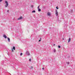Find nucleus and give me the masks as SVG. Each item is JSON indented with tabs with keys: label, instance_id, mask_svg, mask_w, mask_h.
<instances>
[{
	"label": "nucleus",
	"instance_id": "f257e3e1",
	"mask_svg": "<svg viewBox=\"0 0 75 75\" xmlns=\"http://www.w3.org/2000/svg\"><path fill=\"white\" fill-rule=\"evenodd\" d=\"M5 3L6 4V5H5L6 7H7L8 6V2L7 1H5Z\"/></svg>",
	"mask_w": 75,
	"mask_h": 75
},
{
	"label": "nucleus",
	"instance_id": "f03ea898",
	"mask_svg": "<svg viewBox=\"0 0 75 75\" xmlns=\"http://www.w3.org/2000/svg\"><path fill=\"white\" fill-rule=\"evenodd\" d=\"M47 14L49 16H51V13L48 12L47 13Z\"/></svg>",
	"mask_w": 75,
	"mask_h": 75
},
{
	"label": "nucleus",
	"instance_id": "7ed1b4c3",
	"mask_svg": "<svg viewBox=\"0 0 75 75\" xmlns=\"http://www.w3.org/2000/svg\"><path fill=\"white\" fill-rule=\"evenodd\" d=\"M56 14L57 16H58V11H57V10L56 11Z\"/></svg>",
	"mask_w": 75,
	"mask_h": 75
},
{
	"label": "nucleus",
	"instance_id": "20e7f679",
	"mask_svg": "<svg viewBox=\"0 0 75 75\" xmlns=\"http://www.w3.org/2000/svg\"><path fill=\"white\" fill-rule=\"evenodd\" d=\"M23 18V17L21 16L18 19L19 20H21Z\"/></svg>",
	"mask_w": 75,
	"mask_h": 75
},
{
	"label": "nucleus",
	"instance_id": "39448f33",
	"mask_svg": "<svg viewBox=\"0 0 75 75\" xmlns=\"http://www.w3.org/2000/svg\"><path fill=\"white\" fill-rule=\"evenodd\" d=\"M3 37H4V38H7V36H6V35H4Z\"/></svg>",
	"mask_w": 75,
	"mask_h": 75
},
{
	"label": "nucleus",
	"instance_id": "423d86ee",
	"mask_svg": "<svg viewBox=\"0 0 75 75\" xmlns=\"http://www.w3.org/2000/svg\"><path fill=\"white\" fill-rule=\"evenodd\" d=\"M26 54H27V55H29L30 54L29 52H26Z\"/></svg>",
	"mask_w": 75,
	"mask_h": 75
},
{
	"label": "nucleus",
	"instance_id": "0eeeda50",
	"mask_svg": "<svg viewBox=\"0 0 75 75\" xmlns=\"http://www.w3.org/2000/svg\"><path fill=\"white\" fill-rule=\"evenodd\" d=\"M70 41H71V38H69L68 41V42H69Z\"/></svg>",
	"mask_w": 75,
	"mask_h": 75
},
{
	"label": "nucleus",
	"instance_id": "6e6552de",
	"mask_svg": "<svg viewBox=\"0 0 75 75\" xmlns=\"http://www.w3.org/2000/svg\"><path fill=\"white\" fill-rule=\"evenodd\" d=\"M13 49L14 50H16V48L15 47H13Z\"/></svg>",
	"mask_w": 75,
	"mask_h": 75
},
{
	"label": "nucleus",
	"instance_id": "1a4fd4ad",
	"mask_svg": "<svg viewBox=\"0 0 75 75\" xmlns=\"http://www.w3.org/2000/svg\"><path fill=\"white\" fill-rule=\"evenodd\" d=\"M8 40L9 42H10V38H8Z\"/></svg>",
	"mask_w": 75,
	"mask_h": 75
},
{
	"label": "nucleus",
	"instance_id": "9d476101",
	"mask_svg": "<svg viewBox=\"0 0 75 75\" xmlns=\"http://www.w3.org/2000/svg\"><path fill=\"white\" fill-rule=\"evenodd\" d=\"M32 13H35V10H34L32 11Z\"/></svg>",
	"mask_w": 75,
	"mask_h": 75
},
{
	"label": "nucleus",
	"instance_id": "9b49d317",
	"mask_svg": "<svg viewBox=\"0 0 75 75\" xmlns=\"http://www.w3.org/2000/svg\"><path fill=\"white\" fill-rule=\"evenodd\" d=\"M38 11H41V9H39L38 10Z\"/></svg>",
	"mask_w": 75,
	"mask_h": 75
},
{
	"label": "nucleus",
	"instance_id": "f8f14e48",
	"mask_svg": "<svg viewBox=\"0 0 75 75\" xmlns=\"http://www.w3.org/2000/svg\"><path fill=\"white\" fill-rule=\"evenodd\" d=\"M58 47L59 48H61V46H60L59 45H58Z\"/></svg>",
	"mask_w": 75,
	"mask_h": 75
},
{
	"label": "nucleus",
	"instance_id": "ddd939ff",
	"mask_svg": "<svg viewBox=\"0 0 75 75\" xmlns=\"http://www.w3.org/2000/svg\"><path fill=\"white\" fill-rule=\"evenodd\" d=\"M54 52H56V50L55 49L54 50Z\"/></svg>",
	"mask_w": 75,
	"mask_h": 75
},
{
	"label": "nucleus",
	"instance_id": "4468645a",
	"mask_svg": "<svg viewBox=\"0 0 75 75\" xmlns=\"http://www.w3.org/2000/svg\"><path fill=\"white\" fill-rule=\"evenodd\" d=\"M31 7L33 8V7H34V6L33 5H31Z\"/></svg>",
	"mask_w": 75,
	"mask_h": 75
},
{
	"label": "nucleus",
	"instance_id": "2eb2a0df",
	"mask_svg": "<svg viewBox=\"0 0 75 75\" xmlns=\"http://www.w3.org/2000/svg\"><path fill=\"white\" fill-rule=\"evenodd\" d=\"M23 55V53H21L20 54L21 56V55Z\"/></svg>",
	"mask_w": 75,
	"mask_h": 75
},
{
	"label": "nucleus",
	"instance_id": "dca6fc26",
	"mask_svg": "<svg viewBox=\"0 0 75 75\" xmlns=\"http://www.w3.org/2000/svg\"><path fill=\"white\" fill-rule=\"evenodd\" d=\"M29 61L31 62V59H29Z\"/></svg>",
	"mask_w": 75,
	"mask_h": 75
},
{
	"label": "nucleus",
	"instance_id": "f3484780",
	"mask_svg": "<svg viewBox=\"0 0 75 75\" xmlns=\"http://www.w3.org/2000/svg\"><path fill=\"white\" fill-rule=\"evenodd\" d=\"M31 69H33V66H31Z\"/></svg>",
	"mask_w": 75,
	"mask_h": 75
},
{
	"label": "nucleus",
	"instance_id": "a211bd4d",
	"mask_svg": "<svg viewBox=\"0 0 75 75\" xmlns=\"http://www.w3.org/2000/svg\"><path fill=\"white\" fill-rule=\"evenodd\" d=\"M3 1V0H0V3L1 2V1Z\"/></svg>",
	"mask_w": 75,
	"mask_h": 75
},
{
	"label": "nucleus",
	"instance_id": "6ab92c4d",
	"mask_svg": "<svg viewBox=\"0 0 75 75\" xmlns=\"http://www.w3.org/2000/svg\"><path fill=\"white\" fill-rule=\"evenodd\" d=\"M12 52H13V51H14V50H13V49H12V50H11Z\"/></svg>",
	"mask_w": 75,
	"mask_h": 75
},
{
	"label": "nucleus",
	"instance_id": "aec40b11",
	"mask_svg": "<svg viewBox=\"0 0 75 75\" xmlns=\"http://www.w3.org/2000/svg\"><path fill=\"white\" fill-rule=\"evenodd\" d=\"M7 11L8 13H9V10H8Z\"/></svg>",
	"mask_w": 75,
	"mask_h": 75
},
{
	"label": "nucleus",
	"instance_id": "412c9836",
	"mask_svg": "<svg viewBox=\"0 0 75 75\" xmlns=\"http://www.w3.org/2000/svg\"><path fill=\"white\" fill-rule=\"evenodd\" d=\"M56 8L57 9H58V8H58V7H56Z\"/></svg>",
	"mask_w": 75,
	"mask_h": 75
},
{
	"label": "nucleus",
	"instance_id": "4be33fe9",
	"mask_svg": "<svg viewBox=\"0 0 75 75\" xmlns=\"http://www.w3.org/2000/svg\"><path fill=\"white\" fill-rule=\"evenodd\" d=\"M39 7H40V6H38V9H39Z\"/></svg>",
	"mask_w": 75,
	"mask_h": 75
},
{
	"label": "nucleus",
	"instance_id": "5701e85b",
	"mask_svg": "<svg viewBox=\"0 0 75 75\" xmlns=\"http://www.w3.org/2000/svg\"><path fill=\"white\" fill-rule=\"evenodd\" d=\"M67 64H69V62H67Z\"/></svg>",
	"mask_w": 75,
	"mask_h": 75
},
{
	"label": "nucleus",
	"instance_id": "b1692460",
	"mask_svg": "<svg viewBox=\"0 0 75 75\" xmlns=\"http://www.w3.org/2000/svg\"><path fill=\"white\" fill-rule=\"evenodd\" d=\"M42 69L44 70V68L43 67L42 68Z\"/></svg>",
	"mask_w": 75,
	"mask_h": 75
},
{
	"label": "nucleus",
	"instance_id": "393cba45",
	"mask_svg": "<svg viewBox=\"0 0 75 75\" xmlns=\"http://www.w3.org/2000/svg\"><path fill=\"white\" fill-rule=\"evenodd\" d=\"M39 42H40V41H41V40H39Z\"/></svg>",
	"mask_w": 75,
	"mask_h": 75
},
{
	"label": "nucleus",
	"instance_id": "a878e982",
	"mask_svg": "<svg viewBox=\"0 0 75 75\" xmlns=\"http://www.w3.org/2000/svg\"><path fill=\"white\" fill-rule=\"evenodd\" d=\"M54 45H54H55V44H54V45Z\"/></svg>",
	"mask_w": 75,
	"mask_h": 75
},
{
	"label": "nucleus",
	"instance_id": "bb28decb",
	"mask_svg": "<svg viewBox=\"0 0 75 75\" xmlns=\"http://www.w3.org/2000/svg\"><path fill=\"white\" fill-rule=\"evenodd\" d=\"M63 40H64V38H63Z\"/></svg>",
	"mask_w": 75,
	"mask_h": 75
}]
</instances>
